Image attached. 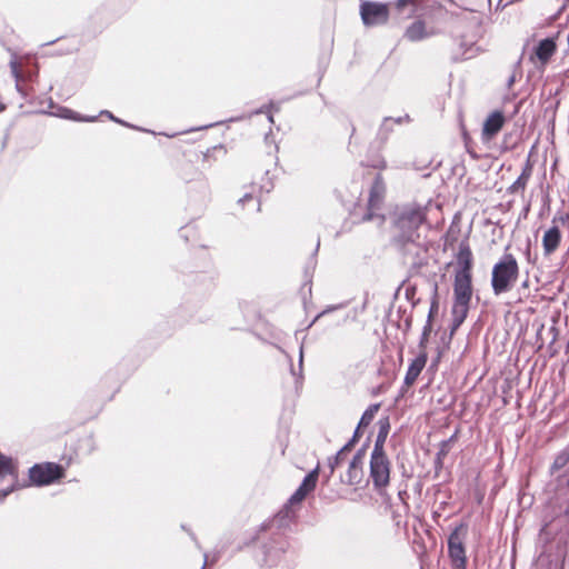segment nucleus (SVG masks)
<instances>
[{"label": "nucleus", "mask_w": 569, "mask_h": 569, "mask_svg": "<svg viewBox=\"0 0 569 569\" xmlns=\"http://www.w3.org/2000/svg\"><path fill=\"white\" fill-rule=\"evenodd\" d=\"M370 477L376 489L388 486L390 480V461L385 451H372L370 458Z\"/></svg>", "instance_id": "obj_4"}, {"label": "nucleus", "mask_w": 569, "mask_h": 569, "mask_svg": "<svg viewBox=\"0 0 569 569\" xmlns=\"http://www.w3.org/2000/svg\"><path fill=\"white\" fill-rule=\"evenodd\" d=\"M408 120H409V116L398 117V118L387 117V118L383 119V122L381 124L380 131L388 133L389 131L392 130V124L393 123L400 124L403 121H408Z\"/></svg>", "instance_id": "obj_26"}, {"label": "nucleus", "mask_w": 569, "mask_h": 569, "mask_svg": "<svg viewBox=\"0 0 569 569\" xmlns=\"http://www.w3.org/2000/svg\"><path fill=\"white\" fill-rule=\"evenodd\" d=\"M512 2V0H500L498 6L500 7H506L508 4H510Z\"/></svg>", "instance_id": "obj_36"}, {"label": "nucleus", "mask_w": 569, "mask_h": 569, "mask_svg": "<svg viewBox=\"0 0 569 569\" xmlns=\"http://www.w3.org/2000/svg\"><path fill=\"white\" fill-rule=\"evenodd\" d=\"M426 220L425 208L418 204H407L401 207L396 213L395 226L399 230V237L403 242H408L409 247L406 249L407 254L415 253L418 257V261H413V264H422L423 257L420 253H426L420 244L416 243L420 238L418 229Z\"/></svg>", "instance_id": "obj_1"}, {"label": "nucleus", "mask_w": 569, "mask_h": 569, "mask_svg": "<svg viewBox=\"0 0 569 569\" xmlns=\"http://www.w3.org/2000/svg\"><path fill=\"white\" fill-rule=\"evenodd\" d=\"M432 34L433 32L427 30L426 23L423 21L417 20L407 28L405 38L411 42H417L427 39Z\"/></svg>", "instance_id": "obj_16"}, {"label": "nucleus", "mask_w": 569, "mask_h": 569, "mask_svg": "<svg viewBox=\"0 0 569 569\" xmlns=\"http://www.w3.org/2000/svg\"><path fill=\"white\" fill-rule=\"evenodd\" d=\"M360 16L366 27L382 26L389 19V7L387 3L363 0L360 3Z\"/></svg>", "instance_id": "obj_5"}, {"label": "nucleus", "mask_w": 569, "mask_h": 569, "mask_svg": "<svg viewBox=\"0 0 569 569\" xmlns=\"http://www.w3.org/2000/svg\"><path fill=\"white\" fill-rule=\"evenodd\" d=\"M366 453L363 449H360L351 459L348 466L346 476L341 479L348 485H359L363 478V460Z\"/></svg>", "instance_id": "obj_11"}, {"label": "nucleus", "mask_w": 569, "mask_h": 569, "mask_svg": "<svg viewBox=\"0 0 569 569\" xmlns=\"http://www.w3.org/2000/svg\"><path fill=\"white\" fill-rule=\"evenodd\" d=\"M319 477V467L311 470L302 480L299 489L302 490L306 495L310 493L315 490L317 481Z\"/></svg>", "instance_id": "obj_23"}, {"label": "nucleus", "mask_w": 569, "mask_h": 569, "mask_svg": "<svg viewBox=\"0 0 569 569\" xmlns=\"http://www.w3.org/2000/svg\"><path fill=\"white\" fill-rule=\"evenodd\" d=\"M549 332L552 335V337H551V341H550V342L552 343V342H555V341H556V328H555V327H551V328L549 329Z\"/></svg>", "instance_id": "obj_35"}, {"label": "nucleus", "mask_w": 569, "mask_h": 569, "mask_svg": "<svg viewBox=\"0 0 569 569\" xmlns=\"http://www.w3.org/2000/svg\"><path fill=\"white\" fill-rule=\"evenodd\" d=\"M467 42H468V41H466V40H462V41H461V46H465V44H467Z\"/></svg>", "instance_id": "obj_40"}, {"label": "nucleus", "mask_w": 569, "mask_h": 569, "mask_svg": "<svg viewBox=\"0 0 569 569\" xmlns=\"http://www.w3.org/2000/svg\"><path fill=\"white\" fill-rule=\"evenodd\" d=\"M457 264L458 270L456 271V274L471 276L472 252L467 243H461L459 246V251L457 254Z\"/></svg>", "instance_id": "obj_14"}, {"label": "nucleus", "mask_w": 569, "mask_h": 569, "mask_svg": "<svg viewBox=\"0 0 569 569\" xmlns=\"http://www.w3.org/2000/svg\"><path fill=\"white\" fill-rule=\"evenodd\" d=\"M471 297V276L455 274L451 328L452 331L457 330L467 318Z\"/></svg>", "instance_id": "obj_3"}, {"label": "nucleus", "mask_w": 569, "mask_h": 569, "mask_svg": "<svg viewBox=\"0 0 569 569\" xmlns=\"http://www.w3.org/2000/svg\"><path fill=\"white\" fill-rule=\"evenodd\" d=\"M519 277V266L511 253H505L491 272V287L496 296L508 292L516 284Z\"/></svg>", "instance_id": "obj_2"}, {"label": "nucleus", "mask_w": 569, "mask_h": 569, "mask_svg": "<svg viewBox=\"0 0 569 569\" xmlns=\"http://www.w3.org/2000/svg\"><path fill=\"white\" fill-rule=\"evenodd\" d=\"M101 113H102V114H104V116H107L109 119H111V120H113V121H116V122H118V123H121V124L128 126L126 122H123V121L119 120L118 118H116V117H114L110 111L104 110V111H102Z\"/></svg>", "instance_id": "obj_31"}, {"label": "nucleus", "mask_w": 569, "mask_h": 569, "mask_svg": "<svg viewBox=\"0 0 569 569\" xmlns=\"http://www.w3.org/2000/svg\"><path fill=\"white\" fill-rule=\"evenodd\" d=\"M448 548L455 569H465L466 556L461 536H449Z\"/></svg>", "instance_id": "obj_13"}, {"label": "nucleus", "mask_w": 569, "mask_h": 569, "mask_svg": "<svg viewBox=\"0 0 569 569\" xmlns=\"http://www.w3.org/2000/svg\"><path fill=\"white\" fill-rule=\"evenodd\" d=\"M560 241L561 232L558 226L549 228L542 237V247L545 256H550L551 253H553L558 249Z\"/></svg>", "instance_id": "obj_15"}, {"label": "nucleus", "mask_w": 569, "mask_h": 569, "mask_svg": "<svg viewBox=\"0 0 569 569\" xmlns=\"http://www.w3.org/2000/svg\"><path fill=\"white\" fill-rule=\"evenodd\" d=\"M204 565L209 561L213 562L216 560V556H211L209 552H203Z\"/></svg>", "instance_id": "obj_33"}, {"label": "nucleus", "mask_w": 569, "mask_h": 569, "mask_svg": "<svg viewBox=\"0 0 569 569\" xmlns=\"http://www.w3.org/2000/svg\"><path fill=\"white\" fill-rule=\"evenodd\" d=\"M427 356L425 353H421L410 363L405 377V383L407 386H412L415 383V381L421 373L422 369L425 368Z\"/></svg>", "instance_id": "obj_17"}, {"label": "nucleus", "mask_w": 569, "mask_h": 569, "mask_svg": "<svg viewBox=\"0 0 569 569\" xmlns=\"http://www.w3.org/2000/svg\"><path fill=\"white\" fill-rule=\"evenodd\" d=\"M389 422L388 420L379 421V431L376 438L375 447L372 451H385V443L389 433Z\"/></svg>", "instance_id": "obj_21"}, {"label": "nucleus", "mask_w": 569, "mask_h": 569, "mask_svg": "<svg viewBox=\"0 0 569 569\" xmlns=\"http://www.w3.org/2000/svg\"><path fill=\"white\" fill-rule=\"evenodd\" d=\"M63 476V469L53 462L34 465L29 470L30 480L38 486H44L53 482Z\"/></svg>", "instance_id": "obj_8"}, {"label": "nucleus", "mask_w": 569, "mask_h": 569, "mask_svg": "<svg viewBox=\"0 0 569 569\" xmlns=\"http://www.w3.org/2000/svg\"><path fill=\"white\" fill-rule=\"evenodd\" d=\"M412 3H413V0H397L396 1V7H397L398 10H401L407 4H412Z\"/></svg>", "instance_id": "obj_30"}, {"label": "nucleus", "mask_w": 569, "mask_h": 569, "mask_svg": "<svg viewBox=\"0 0 569 569\" xmlns=\"http://www.w3.org/2000/svg\"><path fill=\"white\" fill-rule=\"evenodd\" d=\"M0 477L10 478L11 482L16 481L17 475L11 458L0 453Z\"/></svg>", "instance_id": "obj_20"}, {"label": "nucleus", "mask_w": 569, "mask_h": 569, "mask_svg": "<svg viewBox=\"0 0 569 569\" xmlns=\"http://www.w3.org/2000/svg\"><path fill=\"white\" fill-rule=\"evenodd\" d=\"M10 68H11L12 76L16 79L17 89L19 91H21L22 89H21V84L20 83H21V80H22V74L20 72L19 64H18V62L14 59H12L10 61Z\"/></svg>", "instance_id": "obj_27"}, {"label": "nucleus", "mask_w": 569, "mask_h": 569, "mask_svg": "<svg viewBox=\"0 0 569 569\" xmlns=\"http://www.w3.org/2000/svg\"><path fill=\"white\" fill-rule=\"evenodd\" d=\"M515 82V77H510V79L508 80V86L511 87L512 83Z\"/></svg>", "instance_id": "obj_39"}, {"label": "nucleus", "mask_w": 569, "mask_h": 569, "mask_svg": "<svg viewBox=\"0 0 569 569\" xmlns=\"http://www.w3.org/2000/svg\"><path fill=\"white\" fill-rule=\"evenodd\" d=\"M269 121H270V122H273V118H272V116H269Z\"/></svg>", "instance_id": "obj_41"}, {"label": "nucleus", "mask_w": 569, "mask_h": 569, "mask_svg": "<svg viewBox=\"0 0 569 569\" xmlns=\"http://www.w3.org/2000/svg\"><path fill=\"white\" fill-rule=\"evenodd\" d=\"M307 495L299 488L291 495L286 506L276 515L272 527L276 529H289L296 518V507L299 506Z\"/></svg>", "instance_id": "obj_7"}, {"label": "nucleus", "mask_w": 569, "mask_h": 569, "mask_svg": "<svg viewBox=\"0 0 569 569\" xmlns=\"http://www.w3.org/2000/svg\"><path fill=\"white\" fill-rule=\"evenodd\" d=\"M429 330H430L429 326H426L425 330H423V338H426L428 336Z\"/></svg>", "instance_id": "obj_38"}, {"label": "nucleus", "mask_w": 569, "mask_h": 569, "mask_svg": "<svg viewBox=\"0 0 569 569\" xmlns=\"http://www.w3.org/2000/svg\"><path fill=\"white\" fill-rule=\"evenodd\" d=\"M307 495L299 488L291 495L286 506L276 515L272 527L276 529H289L296 518V507L299 506Z\"/></svg>", "instance_id": "obj_6"}, {"label": "nucleus", "mask_w": 569, "mask_h": 569, "mask_svg": "<svg viewBox=\"0 0 569 569\" xmlns=\"http://www.w3.org/2000/svg\"><path fill=\"white\" fill-rule=\"evenodd\" d=\"M446 455V451L442 449L440 450V452L438 453V458H437V462L439 465H441V458Z\"/></svg>", "instance_id": "obj_37"}, {"label": "nucleus", "mask_w": 569, "mask_h": 569, "mask_svg": "<svg viewBox=\"0 0 569 569\" xmlns=\"http://www.w3.org/2000/svg\"><path fill=\"white\" fill-rule=\"evenodd\" d=\"M63 117L68 118V119L76 120V121H88V122L94 121L97 119V117H81L69 109L63 110Z\"/></svg>", "instance_id": "obj_28"}, {"label": "nucleus", "mask_w": 569, "mask_h": 569, "mask_svg": "<svg viewBox=\"0 0 569 569\" xmlns=\"http://www.w3.org/2000/svg\"><path fill=\"white\" fill-rule=\"evenodd\" d=\"M302 365H303V348L300 347V355H299V370L298 372L295 371V369H291V373L293 376H298V379H302Z\"/></svg>", "instance_id": "obj_29"}, {"label": "nucleus", "mask_w": 569, "mask_h": 569, "mask_svg": "<svg viewBox=\"0 0 569 569\" xmlns=\"http://www.w3.org/2000/svg\"><path fill=\"white\" fill-rule=\"evenodd\" d=\"M355 442L351 440L347 445H345L335 457L329 459V468H330V475L331 476L336 468H338L346 459L347 453L350 451V448L352 447Z\"/></svg>", "instance_id": "obj_22"}, {"label": "nucleus", "mask_w": 569, "mask_h": 569, "mask_svg": "<svg viewBox=\"0 0 569 569\" xmlns=\"http://www.w3.org/2000/svg\"><path fill=\"white\" fill-rule=\"evenodd\" d=\"M480 26H481L480 18L473 13H468L461 18H458L455 22V32L458 33L462 29H468V31L471 33L470 41L468 42L469 48L466 51H463V53H462L466 59H469L472 57V53H469V51L471 50V48L473 46V38L477 36V33L480 29Z\"/></svg>", "instance_id": "obj_10"}, {"label": "nucleus", "mask_w": 569, "mask_h": 569, "mask_svg": "<svg viewBox=\"0 0 569 569\" xmlns=\"http://www.w3.org/2000/svg\"><path fill=\"white\" fill-rule=\"evenodd\" d=\"M380 409V405L379 403H373V405H370L366 411L363 412V415L361 416V419L355 430V433H353V437H352V441L356 442L357 439L360 437V430L363 429V428H367L371 422L372 420L375 419L377 412L379 411Z\"/></svg>", "instance_id": "obj_19"}, {"label": "nucleus", "mask_w": 569, "mask_h": 569, "mask_svg": "<svg viewBox=\"0 0 569 569\" xmlns=\"http://www.w3.org/2000/svg\"><path fill=\"white\" fill-rule=\"evenodd\" d=\"M251 199H252V196L249 194V193H246L242 198L239 199V202L240 203H244V202H247V201H249Z\"/></svg>", "instance_id": "obj_34"}, {"label": "nucleus", "mask_w": 569, "mask_h": 569, "mask_svg": "<svg viewBox=\"0 0 569 569\" xmlns=\"http://www.w3.org/2000/svg\"><path fill=\"white\" fill-rule=\"evenodd\" d=\"M530 177V170L525 169L518 179L509 187L510 193H516L519 190L523 191Z\"/></svg>", "instance_id": "obj_25"}, {"label": "nucleus", "mask_w": 569, "mask_h": 569, "mask_svg": "<svg viewBox=\"0 0 569 569\" xmlns=\"http://www.w3.org/2000/svg\"><path fill=\"white\" fill-rule=\"evenodd\" d=\"M556 51V43L552 39L546 38L536 47L535 54L541 64H546Z\"/></svg>", "instance_id": "obj_18"}, {"label": "nucleus", "mask_w": 569, "mask_h": 569, "mask_svg": "<svg viewBox=\"0 0 569 569\" xmlns=\"http://www.w3.org/2000/svg\"><path fill=\"white\" fill-rule=\"evenodd\" d=\"M386 192V186L381 174H377L375 181L370 188L368 198V212L362 218L363 221H370L378 218L382 221V216L378 214L377 211L380 209Z\"/></svg>", "instance_id": "obj_9"}, {"label": "nucleus", "mask_w": 569, "mask_h": 569, "mask_svg": "<svg viewBox=\"0 0 569 569\" xmlns=\"http://www.w3.org/2000/svg\"><path fill=\"white\" fill-rule=\"evenodd\" d=\"M569 462V445L562 449L555 458L551 465V472L562 469Z\"/></svg>", "instance_id": "obj_24"}, {"label": "nucleus", "mask_w": 569, "mask_h": 569, "mask_svg": "<svg viewBox=\"0 0 569 569\" xmlns=\"http://www.w3.org/2000/svg\"><path fill=\"white\" fill-rule=\"evenodd\" d=\"M12 490L13 486L8 489L0 490V501H2Z\"/></svg>", "instance_id": "obj_32"}, {"label": "nucleus", "mask_w": 569, "mask_h": 569, "mask_svg": "<svg viewBox=\"0 0 569 569\" xmlns=\"http://www.w3.org/2000/svg\"><path fill=\"white\" fill-rule=\"evenodd\" d=\"M505 123V116L501 111H495L488 116L483 122L481 131V140L483 142L491 141L498 132L502 129Z\"/></svg>", "instance_id": "obj_12"}]
</instances>
